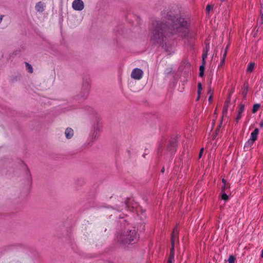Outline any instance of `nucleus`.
Here are the masks:
<instances>
[{"label": "nucleus", "mask_w": 263, "mask_h": 263, "mask_svg": "<svg viewBox=\"0 0 263 263\" xmlns=\"http://www.w3.org/2000/svg\"><path fill=\"white\" fill-rule=\"evenodd\" d=\"M138 235L135 230L126 229L117 237V241L122 244L135 243L138 240Z\"/></svg>", "instance_id": "1"}, {"label": "nucleus", "mask_w": 263, "mask_h": 263, "mask_svg": "<svg viewBox=\"0 0 263 263\" xmlns=\"http://www.w3.org/2000/svg\"><path fill=\"white\" fill-rule=\"evenodd\" d=\"M190 31V21L189 19H182L180 21L176 32L181 33L183 36H186Z\"/></svg>", "instance_id": "2"}, {"label": "nucleus", "mask_w": 263, "mask_h": 263, "mask_svg": "<svg viewBox=\"0 0 263 263\" xmlns=\"http://www.w3.org/2000/svg\"><path fill=\"white\" fill-rule=\"evenodd\" d=\"M210 49L209 43H207L206 45L205 48L203 50V54L202 55V65L200 66L199 68V76L203 77L204 74V64L205 61L208 56V52Z\"/></svg>", "instance_id": "3"}, {"label": "nucleus", "mask_w": 263, "mask_h": 263, "mask_svg": "<svg viewBox=\"0 0 263 263\" xmlns=\"http://www.w3.org/2000/svg\"><path fill=\"white\" fill-rule=\"evenodd\" d=\"M143 76V71L138 68H134L130 74L131 78L135 80H141Z\"/></svg>", "instance_id": "4"}, {"label": "nucleus", "mask_w": 263, "mask_h": 263, "mask_svg": "<svg viewBox=\"0 0 263 263\" xmlns=\"http://www.w3.org/2000/svg\"><path fill=\"white\" fill-rule=\"evenodd\" d=\"M259 133V130L258 128H256L254 130V131L251 134V137L248 140V141L246 142L245 144V146H251L253 143L256 140L258 135Z\"/></svg>", "instance_id": "5"}, {"label": "nucleus", "mask_w": 263, "mask_h": 263, "mask_svg": "<svg viewBox=\"0 0 263 263\" xmlns=\"http://www.w3.org/2000/svg\"><path fill=\"white\" fill-rule=\"evenodd\" d=\"M72 8L77 11H81L84 8V4L82 0H74L72 3Z\"/></svg>", "instance_id": "6"}, {"label": "nucleus", "mask_w": 263, "mask_h": 263, "mask_svg": "<svg viewBox=\"0 0 263 263\" xmlns=\"http://www.w3.org/2000/svg\"><path fill=\"white\" fill-rule=\"evenodd\" d=\"M162 27V32L161 33L162 34H166V35L168 34H173L176 32L175 31H173V28H174V26L172 25H163Z\"/></svg>", "instance_id": "7"}, {"label": "nucleus", "mask_w": 263, "mask_h": 263, "mask_svg": "<svg viewBox=\"0 0 263 263\" xmlns=\"http://www.w3.org/2000/svg\"><path fill=\"white\" fill-rule=\"evenodd\" d=\"M245 111V105L243 104H240L237 111V115L235 118V121L236 122H238L242 117V114Z\"/></svg>", "instance_id": "8"}, {"label": "nucleus", "mask_w": 263, "mask_h": 263, "mask_svg": "<svg viewBox=\"0 0 263 263\" xmlns=\"http://www.w3.org/2000/svg\"><path fill=\"white\" fill-rule=\"evenodd\" d=\"M74 134L73 130L71 128L68 127L65 129V135L67 139H71Z\"/></svg>", "instance_id": "9"}, {"label": "nucleus", "mask_w": 263, "mask_h": 263, "mask_svg": "<svg viewBox=\"0 0 263 263\" xmlns=\"http://www.w3.org/2000/svg\"><path fill=\"white\" fill-rule=\"evenodd\" d=\"M177 233H175V231H174L172 234V248H171V256L172 257L174 256V245L175 241L176 240V237L177 236Z\"/></svg>", "instance_id": "10"}, {"label": "nucleus", "mask_w": 263, "mask_h": 263, "mask_svg": "<svg viewBox=\"0 0 263 263\" xmlns=\"http://www.w3.org/2000/svg\"><path fill=\"white\" fill-rule=\"evenodd\" d=\"M44 4L41 2H38L35 5V10L40 12H42L44 11Z\"/></svg>", "instance_id": "11"}, {"label": "nucleus", "mask_w": 263, "mask_h": 263, "mask_svg": "<svg viewBox=\"0 0 263 263\" xmlns=\"http://www.w3.org/2000/svg\"><path fill=\"white\" fill-rule=\"evenodd\" d=\"M255 64L254 63H250L248 65L247 71L248 72H251L254 69Z\"/></svg>", "instance_id": "12"}, {"label": "nucleus", "mask_w": 263, "mask_h": 263, "mask_svg": "<svg viewBox=\"0 0 263 263\" xmlns=\"http://www.w3.org/2000/svg\"><path fill=\"white\" fill-rule=\"evenodd\" d=\"M223 185L222 186V192H224L225 190L229 187V185L227 183V182L224 179L222 180Z\"/></svg>", "instance_id": "13"}, {"label": "nucleus", "mask_w": 263, "mask_h": 263, "mask_svg": "<svg viewBox=\"0 0 263 263\" xmlns=\"http://www.w3.org/2000/svg\"><path fill=\"white\" fill-rule=\"evenodd\" d=\"M260 104H254L253 106V109H252V112L253 113H255L256 112H257L258 111V110L259 109V108H260Z\"/></svg>", "instance_id": "14"}, {"label": "nucleus", "mask_w": 263, "mask_h": 263, "mask_svg": "<svg viewBox=\"0 0 263 263\" xmlns=\"http://www.w3.org/2000/svg\"><path fill=\"white\" fill-rule=\"evenodd\" d=\"M202 89V86H201V83H199L198 84V98H197L198 100L199 99L200 95L201 94Z\"/></svg>", "instance_id": "15"}, {"label": "nucleus", "mask_w": 263, "mask_h": 263, "mask_svg": "<svg viewBox=\"0 0 263 263\" xmlns=\"http://www.w3.org/2000/svg\"><path fill=\"white\" fill-rule=\"evenodd\" d=\"M26 66L27 69L29 70V72L30 73H32L33 72V68H32V66L28 63H26Z\"/></svg>", "instance_id": "16"}, {"label": "nucleus", "mask_w": 263, "mask_h": 263, "mask_svg": "<svg viewBox=\"0 0 263 263\" xmlns=\"http://www.w3.org/2000/svg\"><path fill=\"white\" fill-rule=\"evenodd\" d=\"M225 63V60H223V59H221L220 63L218 65V68L220 69L221 68L223 65H224Z\"/></svg>", "instance_id": "17"}, {"label": "nucleus", "mask_w": 263, "mask_h": 263, "mask_svg": "<svg viewBox=\"0 0 263 263\" xmlns=\"http://www.w3.org/2000/svg\"><path fill=\"white\" fill-rule=\"evenodd\" d=\"M235 258L232 256L231 255L228 259L229 263H235Z\"/></svg>", "instance_id": "18"}, {"label": "nucleus", "mask_w": 263, "mask_h": 263, "mask_svg": "<svg viewBox=\"0 0 263 263\" xmlns=\"http://www.w3.org/2000/svg\"><path fill=\"white\" fill-rule=\"evenodd\" d=\"M221 198L222 199L226 201L228 199V196L224 192H222Z\"/></svg>", "instance_id": "19"}, {"label": "nucleus", "mask_w": 263, "mask_h": 263, "mask_svg": "<svg viewBox=\"0 0 263 263\" xmlns=\"http://www.w3.org/2000/svg\"><path fill=\"white\" fill-rule=\"evenodd\" d=\"M227 54V51L226 50H225L223 53L222 57H221V59H223V60H226Z\"/></svg>", "instance_id": "20"}, {"label": "nucleus", "mask_w": 263, "mask_h": 263, "mask_svg": "<svg viewBox=\"0 0 263 263\" xmlns=\"http://www.w3.org/2000/svg\"><path fill=\"white\" fill-rule=\"evenodd\" d=\"M258 23L260 25H261L263 24V18L260 17V18H259V20H258Z\"/></svg>", "instance_id": "21"}, {"label": "nucleus", "mask_w": 263, "mask_h": 263, "mask_svg": "<svg viewBox=\"0 0 263 263\" xmlns=\"http://www.w3.org/2000/svg\"><path fill=\"white\" fill-rule=\"evenodd\" d=\"M212 7L210 5L207 6L206 7V10L207 11L209 12L212 9Z\"/></svg>", "instance_id": "22"}, {"label": "nucleus", "mask_w": 263, "mask_h": 263, "mask_svg": "<svg viewBox=\"0 0 263 263\" xmlns=\"http://www.w3.org/2000/svg\"><path fill=\"white\" fill-rule=\"evenodd\" d=\"M203 152V148H202L200 149V154H199V158H201V156H202V154Z\"/></svg>", "instance_id": "23"}, {"label": "nucleus", "mask_w": 263, "mask_h": 263, "mask_svg": "<svg viewBox=\"0 0 263 263\" xmlns=\"http://www.w3.org/2000/svg\"><path fill=\"white\" fill-rule=\"evenodd\" d=\"M260 17L263 18V9L260 11Z\"/></svg>", "instance_id": "24"}, {"label": "nucleus", "mask_w": 263, "mask_h": 263, "mask_svg": "<svg viewBox=\"0 0 263 263\" xmlns=\"http://www.w3.org/2000/svg\"><path fill=\"white\" fill-rule=\"evenodd\" d=\"M3 16V15L0 16V23L2 22Z\"/></svg>", "instance_id": "25"}, {"label": "nucleus", "mask_w": 263, "mask_h": 263, "mask_svg": "<svg viewBox=\"0 0 263 263\" xmlns=\"http://www.w3.org/2000/svg\"><path fill=\"white\" fill-rule=\"evenodd\" d=\"M247 91V90H246V91H244L243 92V95L245 96H246Z\"/></svg>", "instance_id": "26"}, {"label": "nucleus", "mask_w": 263, "mask_h": 263, "mask_svg": "<svg viewBox=\"0 0 263 263\" xmlns=\"http://www.w3.org/2000/svg\"><path fill=\"white\" fill-rule=\"evenodd\" d=\"M260 125L261 127H263V121L260 123Z\"/></svg>", "instance_id": "27"}, {"label": "nucleus", "mask_w": 263, "mask_h": 263, "mask_svg": "<svg viewBox=\"0 0 263 263\" xmlns=\"http://www.w3.org/2000/svg\"><path fill=\"white\" fill-rule=\"evenodd\" d=\"M261 256L262 257H263V249H262V251H261Z\"/></svg>", "instance_id": "28"}, {"label": "nucleus", "mask_w": 263, "mask_h": 263, "mask_svg": "<svg viewBox=\"0 0 263 263\" xmlns=\"http://www.w3.org/2000/svg\"><path fill=\"white\" fill-rule=\"evenodd\" d=\"M209 101H211L212 100V97L210 96L209 98Z\"/></svg>", "instance_id": "29"}, {"label": "nucleus", "mask_w": 263, "mask_h": 263, "mask_svg": "<svg viewBox=\"0 0 263 263\" xmlns=\"http://www.w3.org/2000/svg\"><path fill=\"white\" fill-rule=\"evenodd\" d=\"M146 154H144L143 155V157L144 158H145V156H146Z\"/></svg>", "instance_id": "30"}, {"label": "nucleus", "mask_w": 263, "mask_h": 263, "mask_svg": "<svg viewBox=\"0 0 263 263\" xmlns=\"http://www.w3.org/2000/svg\"><path fill=\"white\" fill-rule=\"evenodd\" d=\"M164 168H163L161 170V172L163 173V172H164Z\"/></svg>", "instance_id": "31"}]
</instances>
